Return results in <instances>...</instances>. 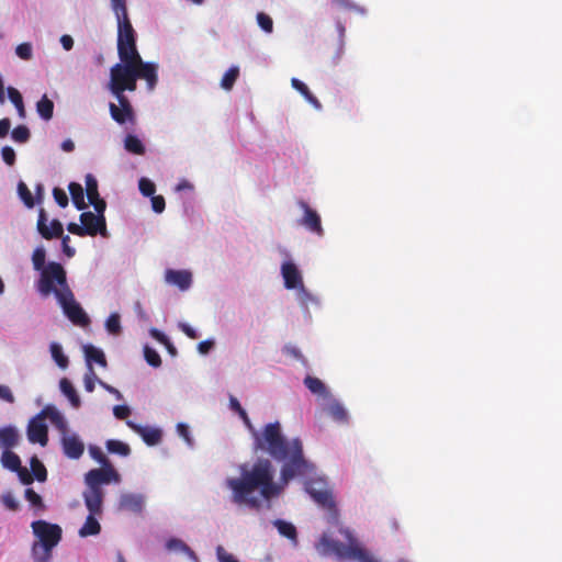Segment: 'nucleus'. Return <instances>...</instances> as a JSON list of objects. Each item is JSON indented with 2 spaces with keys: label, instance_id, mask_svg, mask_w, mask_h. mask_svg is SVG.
Here are the masks:
<instances>
[{
  "label": "nucleus",
  "instance_id": "obj_36",
  "mask_svg": "<svg viewBox=\"0 0 562 562\" xmlns=\"http://www.w3.org/2000/svg\"><path fill=\"white\" fill-rule=\"evenodd\" d=\"M304 384L314 394H318V395L327 394L325 384L318 378L307 375L304 379Z\"/></svg>",
  "mask_w": 562,
  "mask_h": 562
},
{
  "label": "nucleus",
  "instance_id": "obj_48",
  "mask_svg": "<svg viewBox=\"0 0 562 562\" xmlns=\"http://www.w3.org/2000/svg\"><path fill=\"white\" fill-rule=\"evenodd\" d=\"M257 22H258V25L266 32V33H271L273 31V21L272 19L263 13V12H259L257 14Z\"/></svg>",
  "mask_w": 562,
  "mask_h": 562
},
{
  "label": "nucleus",
  "instance_id": "obj_35",
  "mask_svg": "<svg viewBox=\"0 0 562 562\" xmlns=\"http://www.w3.org/2000/svg\"><path fill=\"white\" fill-rule=\"evenodd\" d=\"M105 446L110 453L120 454L122 457H127L131 453L130 446L120 440L110 439L106 441Z\"/></svg>",
  "mask_w": 562,
  "mask_h": 562
},
{
  "label": "nucleus",
  "instance_id": "obj_31",
  "mask_svg": "<svg viewBox=\"0 0 562 562\" xmlns=\"http://www.w3.org/2000/svg\"><path fill=\"white\" fill-rule=\"evenodd\" d=\"M124 148L134 155H144L145 154V146L142 143V140L132 134H128L124 139Z\"/></svg>",
  "mask_w": 562,
  "mask_h": 562
},
{
  "label": "nucleus",
  "instance_id": "obj_20",
  "mask_svg": "<svg viewBox=\"0 0 562 562\" xmlns=\"http://www.w3.org/2000/svg\"><path fill=\"white\" fill-rule=\"evenodd\" d=\"M117 54L121 63L128 65H136L142 59L136 43L125 44L124 46L117 47Z\"/></svg>",
  "mask_w": 562,
  "mask_h": 562
},
{
  "label": "nucleus",
  "instance_id": "obj_52",
  "mask_svg": "<svg viewBox=\"0 0 562 562\" xmlns=\"http://www.w3.org/2000/svg\"><path fill=\"white\" fill-rule=\"evenodd\" d=\"M53 196L60 207H66L68 205V196L63 189L54 188Z\"/></svg>",
  "mask_w": 562,
  "mask_h": 562
},
{
  "label": "nucleus",
  "instance_id": "obj_12",
  "mask_svg": "<svg viewBox=\"0 0 562 562\" xmlns=\"http://www.w3.org/2000/svg\"><path fill=\"white\" fill-rule=\"evenodd\" d=\"M299 206L304 212L303 217L300 220V225L322 237L324 235V229L319 214L315 210L311 209L304 201H300Z\"/></svg>",
  "mask_w": 562,
  "mask_h": 562
},
{
  "label": "nucleus",
  "instance_id": "obj_47",
  "mask_svg": "<svg viewBox=\"0 0 562 562\" xmlns=\"http://www.w3.org/2000/svg\"><path fill=\"white\" fill-rule=\"evenodd\" d=\"M138 188H139L140 193L144 196H153L155 194V191H156L155 183L151 180L147 179V178H142L139 180Z\"/></svg>",
  "mask_w": 562,
  "mask_h": 562
},
{
  "label": "nucleus",
  "instance_id": "obj_25",
  "mask_svg": "<svg viewBox=\"0 0 562 562\" xmlns=\"http://www.w3.org/2000/svg\"><path fill=\"white\" fill-rule=\"evenodd\" d=\"M111 117L119 124H125L126 122L134 123L135 115L134 111L124 112L122 108H119L115 103L109 105Z\"/></svg>",
  "mask_w": 562,
  "mask_h": 562
},
{
  "label": "nucleus",
  "instance_id": "obj_15",
  "mask_svg": "<svg viewBox=\"0 0 562 562\" xmlns=\"http://www.w3.org/2000/svg\"><path fill=\"white\" fill-rule=\"evenodd\" d=\"M135 75L137 79H144L147 82L148 88L151 90L155 88L158 77H157V65L153 63H145L140 60L135 65Z\"/></svg>",
  "mask_w": 562,
  "mask_h": 562
},
{
  "label": "nucleus",
  "instance_id": "obj_33",
  "mask_svg": "<svg viewBox=\"0 0 562 562\" xmlns=\"http://www.w3.org/2000/svg\"><path fill=\"white\" fill-rule=\"evenodd\" d=\"M327 412L330 417L338 423H346L348 420V414L345 407L337 401H333L328 407Z\"/></svg>",
  "mask_w": 562,
  "mask_h": 562
},
{
  "label": "nucleus",
  "instance_id": "obj_19",
  "mask_svg": "<svg viewBox=\"0 0 562 562\" xmlns=\"http://www.w3.org/2000/svg\"><path fill=\"white\" fill-rule=\"evenodd\" d=\"M306 491L318 505L326 507L328 509L335 508L333 495L328 490H317L315 488L314 484H307Z\"/></svg>",
  "mask_w": 562,
  "mask_h": 562
},
{
  "label": "nucleus",
  "instance_id": "obj_62",
  "mask_svg": "<svg viewBox=\"0 0 562 562\" xmlns=\"http://www.w3.org/2000/svg\"><path fill=\"white\" fill-rule=\"evenodd\" d=\"M67 229L69 233L80 236V237H83L87 235V229L82 227V224L78 225L77 223H69L67 225Z\"/></svg>",
  "mask_w": 562,
  "mask_h": 562
},
{
  "label": "nucleus",
  "instance_id": "obj_27",
  "mask_svg": "<svg viewBox=\"0 0 562 562\" xmlns=\"http://www.w3.org/2000/svg\"><path fill=\"white\" fill-rule=\"evenodd\" d=\"M53 549L54 548L52 547L48 548L45 544L35 541L31 551L34 562H49Z\"/></svg>",
  "mask_w": 562,
  "mask_h": 562
},
{
  "label": "nucleus",
  "instance_id": "obj_17",
  "mask_svg": "<svg viewBox=\"0 0 562 562\" xmlns=\"http://www.w3.org/2000/svg\"><path fill=\"white\" fill-rule=\"evenodd\" d=\"M165 280L169 284L177 285L180 290H188L192 282V274L187 270L168 269L165 273Z\"/></svg>",
  "mask_w": 562,
  "mask_h": 562
},
{
  "label": "nucleus",
  "instance_id": "obj_26",
  "mask_svg": "<svg viewBox=\"0 0 562 562\" xmlns=\"http://www.w3.org/2000/svg\"><path fill=\"white\" fill-rule=\"evenodd\" d=\"M85 355L89 367L92 366V362L98 363L101 367H106V359L101 349L92 345H88L85 347Z\"/></svg>",
  "mask_w": 562,
  "mask_h": 562
},
{
  "label": "nucleus",
  "instance_id": "obj_34",
  "mask_svg": "<svg viewBox=\"0 0 562 562\" xmlns=\"http://www.w3.org/2000/svg\"><path fill=\"white\" fill-rule=\"evenodd\" d=\"M1 462L4 468L11 471H19L21 469V460L19 456L12 452L10 449L2 452Z\"/></svg>",
  "mask_w": 562,
  "mask_h": 562
},
{
  "label": "nucleus",
  "instance_id": "obj_42",
  "mask_svg": "<svg viewBox=\"0 0 562 562\" xmlns=\"http://www.w3.org/2000/svg\"><path fill=\"white\" fill-rule=\"evenodd\" d=\"M45 259H46V252L43 247H37L32 255V263L33 268L36 271H41L45 269Z\"/></svg>",
  "mask_w": 562,
  "mask_h": 562
},
{
  "label": "nucleus",
  "instance_id": "obj_41",
  "mask_svg": "<svg viewBox=\"0 0 562 562\" xmlns=\"http://www.w3.org/2000/svg\"><path fill=\"white\" fill-rule=\"evenodd\" d=\"M11 137L14 142L24 144L30 139L31 133L27 126L18 125L12 130Z\"/></svg>",
  "mask_w": 562,
  "mask_h": 562
},
{
  "label": "nucleus",
  "instance_id": "obj_7",
  "mask_svg": "<svg viewBox=\"0 0 562 562\" xmlns=\"http://www.w3.org/2000/svg\"><path fill=\"white\" fill-rule=\"evenodd\" d=\"M52 420L55 423H63V418L60 414L50 408L46 407L42 411L40 415L31 419L27 426V438L33 443H40L41 446H46L48 442V428L43 420V416L48 415Z\"/></svg>",
  "mask_w": 562,
  "mask_h": 562
},
{
  "label": "nucleus",
  "instance_id": "obj_57",
  "mask_svg": "<svg viewBox=\"0 0 562 562\" xmlns=\"http://www.w3.org/2000/svg\"><path fill=\"white\" fill-rule=\"evenodd\" d=\"M8 97L15 108L23 103L22 94L13 87L8 88Z\"/></svg>",
  "mask_w": 562,
  "mask_h": 562
},
{
  "label": "nucleus",
  "instance_id": "obj_6",
  "mask_svg": "<svg viewBox=\"0 0 562 562\" xmlns=\"http://www.w3.org/2000/svg\"><path fill=\"white\" fill-rule=\"evenodd\" d=\"M135 66L117 63L110 70L109 88L112 93L136 90Z\"/></svg>",
  "mask_w": 562,
  "mask_h": 562
},
{
  "label": "nucleus",
  "instance_id": "obj_54",
  "mask_svg": "<svg viewBox=\"0 0 562 562\" xmlns=\"http://www.w3.org/2000/svg\"><path fill=\"white\" fill-rule=\"evenodd\" d=\"M95 380H99L94 374L92 366H90L89 373L85 375V389L87 392L91 393L94 390Z\"/></svg>",
  "mask_w": 562,
  "mask_h": 562
},
{
  "label": "nucleus",
  "instance_id": "obj_32",
  "mask_svg": "<svg viewBox=\"0 0 562 562\" xmlns=\"http://www.w3.org/2000/svg\"><path fill=\"white\" fill-rule=\"evenodd\" d=\"M25 499L30 503L32 508H34L35 514H40L46 509V506L43 502V498L40 494H37L33 488L29 487L24 493Z\"/></svg>",
  "mask_w": 562,
  "mask_h": 562
},
{
  "label": "nucleus",
  "instance_id": "obj_21",
  "mask_svg": "<svg viewBox=\"0 0 562 562\" xmlns=\"http://www.w3.org/2000/svg\"><path fill=\"white\" fill-rule=\"evenodd\" d=\"M144 499L140 495L124 494L120 498V508L132 513H140L143 510Z\"/></svg>",
  "mask_w": 562,
  "mask_h": 562
},
{
  "label": "nucleus",
  "instance_id": "obj_8",
  "mask_svg": "<svg viewBox=\"0 0 562 562\" xmlns=\"http://www.w3.org/2000/svg\"><path fill=\"white\" fill-rule=\"evenodd\" d=\"M56 299L72 324L85 327L90 323L88 315L80 304L76 302L70 289H59L56 292Z\"/></svg>",
  "mask_w": 562,
  "mask_h": 562
},
{
  "label": "nucleus",
  "instance_id": "obj_4",
  "mask_svg": "<svg viewBox=\"0 0 562 562\" xmlns=\"http://www.w3.org/2000/svg\"><path fill=\"white\" fill-rule=\"evenodd\" d=\"M59 289H69L64 267L59 262H48L45 269L41 270V277L37 282V291L43 296L59 291Z\"/></svg>",
  "mask_w": 562,
  "mask_h": 562
},
{
  "label": "nucleus",
  "instance_id": "obj_60",
  "mask_svg": "<svg viewBox=\"0 0 562 562\" xmlns=\"http://www.w3.org/2000/svg\"><path fill=\"white\" fill-rule=\"evenodd\" d=\"M0 398L10 404L14 403V396L8 385L0 384Z\"/></svg>",
  "mask_w": 562,
  "mask_h": 562
},
{
  "label": "nucleus",
  "instance_id": "obj_63",
  "mask_svg": "<svg viewBox=\"0 0 562 562\" xmlns=\"http://www.w3.org/2000/svg\"><path fill=\"white\" fill-rule=\"evenodd\" d=\"M150 335H151L156 340H158L159 342L164 344L165 346H170V347H172V344L169 341L168 337H167L164 333L159 331L158 329L153 328V329L150 330Z\"/></svg>",
  "mask_w": 562,
  "mask_h": 562
},
{
  "label": "nucleus",
  "instance_id": "obj_45",
  "mask_svg": "<svg viewBox=\"0 0 562 562\" xmlns=\"http://www.w3.org/2000/svg\"><path fill=\"white\" fill-rule=\"evenodd\" d=\"M18 192H19L21 200L25 204V206H27L30 209L34 206L33 195H32L30 189L27 188V186L23 181L19 182Z\"/></svg>",
  "mask_w": 562,
  "mask_h": 562
},
{
  "label": "nucleus",
  "instance_id": "obj_61",
  "mask_svg": "<svg viewBox=\"0 0 562 562\" xmlns=\"http://www.w3.org/2000/svg\"><path fill=\"white\" fill-rule=\"evenodd\" d=\"M61 246L63 251L67 257H72L76 252L75 248L69 246L70 237L68 235H63L61 237Z\"/></svg>",
  "mask_w": 562,
  "mask_h": 562
},
{
  "label": "nucleus",
  "instance_id": "obj_55",
  "mask_svg": "<svg viewBox=\"0 0 562 562\" xmlns=\"http://www.w3.org/2000/svg\"><path fill=\"white\" fill-rule=\"evenodd\" d=\"M166 206L165 198L162 195H153L151 196V207L154 212L161 213L164 212Z\"/></svg>",
  "mask_w": 562,
  "mask_h": 562
},
{
  "label": "nucleus",
  "instance_id": "obj_29",
  "mask_svg": "<svg viewBox=\"0 0 562 562\" xmlns=\"http://www.w3.org/2000/svg\"><path fill=\"white\" fill-rule=\"evenodd\" d=\"M69 193L72 199V203L78 210L86 209L87 204L85 202V193L83 188L80 183L77 182H70L68 186Z\"/></svg>",
  "mask_w": 562,
  "mask_h": 562
},
{
  "label": "nucleus",
  "instance_id": "obj_64",
  "mask_svg": "<svg viewBox=\"0 0 562 562\" xmlns=\"http://www.w3.org/2000/svg\"><path fill=\"white\" fill-rule=\"evenodd\" d=\"M11 127V121L8 117L0 120V138H3L8 135Z\"/></svg>",
  "mask_w": 562,
  "mask_h": 562
},
{
  "label": "nucleus",
  "instance_id": "obj_40",
  "mask_svg": "<svg viewBox=\"0 0 562 562\" xmlns=\"http://www.w3.org/2000/svg\"><path fill=\"white\" fill-rule=\"evenodd\" d=\"M166 547L168 550H178L188 554L190 558L195 559L194 552L188 547L182 540L177 538H171L167 541Z\"/></svg>",
  "mask_w": 562,
  "mask_h": 562
},
{
  "label": "nucleus",
  "instance_id": "obj_1",
  "mask_svg": "<svg viewBox=\"0 0 562 562\" xmlns=\"http://www.w3.org/2000/svg\"><path fill=\"white\" fill-rule=\"evenodd\" d=\"M256 449L268 452L276 461L282 462L280 483L274 481L276 470L269 459L259 458L250 467H240V476L227 479L232 491V499L237 505H246L252 509L261 507V501L254 496L258 492L263 501L270 502L281 495L284 486L295 476H305L314 471L303 452L299 438L288 440L281 431V425L270 423L261 434L255 432Z\"/></svg>",
  "mask_w": 562,
  "mask_h": 562
},
{
  "label": "nucleus",
  "instance_id": "obj_58",
  "mask_svg": "<svg viewBox=\"0 0 562 562\" xmlns=\"http://www.w3.org/2000/svg\"><path fill=\"white\" fill-rule=\"evenodd\" d=\"M113 414L117 419H126L131 414V409L126 405H116L113 408Z\"/></svg>",
  "mask_w": 562,
  "mask_h": 562
},
{
  "label": "nucleus",
  "instance_id": "obj_10",
  "mask_svg": "<svg viewBox=\"0 0 562 562\" xmlns=\"http://www.w3.org/2000/svg\"><path fill=\"white\" fill-rule=\"evenodd\" d=\"M282 277L284 279V285L286 289H296L301 286V295L303 296L304 303L307 300L313 301L311 294H308L303 288L302 277L296 266L293 262H284L282 265Z\"/></svg>",
  "mask_w": 562,
  "mask_h": 562
},
{
  "label": "nucleus",
  "instance_id": "obj_38",
  "mask_svg": "<svg viewBox=\"0 0 562 562\" xmlns=\"http://www.w3.org/2000/svg\"><path fill=\"white\" fill-rule=\"evenodd\" d=\"M50 353L57 366L61 369L67 368L69 361L68 358L64 355L63 348L57 342L50 344Z\"/></svg>",
  "mask_w": 562,
  "mask_h": 562
},
{
  "label": "nucleus",
  "instance_id": "obj_28",
  "mask_svg": "<svg viewBox=\"0 0 562 562\" xmlns=\"http://www.w3.org/2000/svg\"><path fill=\"white\" fill-rule=\"evenodd\" d=\"M291 85L292 87L299 91L305 99L307 102H310L313 106H315L316 109H321V103L319 101L317 100V98L310 91L308 87L302 82L301 80L296 79V78H293L291 80Z\"/></svg>",
  "mask_w": 562,
  "mask_h": 562
},
{
  "label": "nucleus",
  "instance_id": "obj_13",
  "mask_svg": "<svg viewBox=\"0 0 562 562\" xmlns=\"http://www.w3.org/2000/svg\"><path fill=\"white\" fill-rule=\"evenodd\" d=\"M80 222L82 227L87 229V235H105L106 224L104 215H95L92 212H83L80 214Z\"/></svg>",
  "mask_w": 562,
  "mask_h": 562
},
{
  "label": "nucleus",
  "instance_id": "obj_22",
  "mask_svg": "<svg viewBox=\"0 0 562 562\" xmlns=\"http://www.w3.org/2000/svg\"><path fill=\"white\" fill-rule=\"evenodd\" d=\"M19 434L12 426L0 428V448L4 450L11 449L18 445Z\"/></svg>",
  "mask_w": 562,
  "mask_h": 562
},
{
  "label": "nucleus",
  "instance_id": "obj_14",
  "mask_svg": "<svg viewBox=\"0 0 562 562\" xmlns=\"http://www.w3.org/2000/svg\"><path fill=\"white\" fill-rule=\"evenodd\" d=\"M89 510V515L86 518L85 524L79 529V536L82 538L89 537V536H97L101 531V526L98 521L97 517H100L103 513V504H100L98 510Z\"/></svg>",
  "mask_w": 562,
  "mask_h": 562
},
{
  "label": "nucleus",
  "instance_id": "obj_43",
  "mask_svg": "<svg viewBox=\"0 0 562 562\" xmlns=\"http://www.w3.org/2000/svg\"><path fill=\"white\" fill-rule=\"evenodd\" d=\"M31 469H32V472L37 481H40V482L46 481V477H47L46 468L37 458H33L31 460Z\"/></svg>",
  "mask_w": 562,
  "mask_h": 562
},
{
  "label": "nucleus",
  "instance_id": "obj_16",
  "mask_svg": "<svg viewBox=\"0 0 562 562\" xmlns=\"http://www.w3.org/2000/svg\"><path fill=\"white\" fill-rule=\"evenodd\" d=\"M63 451L69 459H79L85 451V445L77 435L64 436L61 439Z\"/></svg>",
  "mask_w": 562,
  "mask_h": 562
},
{
  "label": "nucleus",
  "instance_id": "obj_24",
  "mask_svg": "<svg viewBox=\"0 0 562 562\" xmlns=\"http://www.w3.org/2000/svg\"><path fill=\"white\" fill-rule=\"evenodd\" d=\"M273 525L277 527L281 536L288 538L294 544H297V532L294 525L282 519H276L273 521Z\"/></svg>",
  "mask_w": 562,
  "mask_h": 562
},
{
  "label": "nucleus",
  "instance_id": "obj_44",
  "mask_svg": "<svg viewBox=\"0 0 562 562\" xmlns=\"http://www.w3.org/2000/svg\"><path fill=\"white\" fill-rule=\"evenodd\" d=\"M144 357L149 366L154 368H158L161 366V358L159 353L154 348L147 345L144 347Z\"/></svg>",
  "mask_w": 562,
  "mask_h": 562
},
{
  "label": "nucleus",
  "instance_id": "obj_37",
  "mask_svg": "<svg viewBox=\"0 0 562 562\" xmlns=\"http://www.w3.org/2000/svg\"><path fill=\"white\" fill-rule=\"evenodd\" d=\"M239 76V68L237 66L231 67L222 77L221 87L225 90H231Z\"/></svg>",
  "mask_w": 562,
  "mask_h": 562
},
{
  "label": "nucleus",
  "instance_id": "obj_18",
  "mask_svg": "<svg viewBox=\"0 0 562 562\" xmlns=\"http://www.w3.org/2000/svg\"><path fill=\"white\" fill-rule=\"evenodd\" d=\"M127 426L138 434L148 446H155L161 440V431L157 428L137 425L128 420Z\"/></svg>",
  "mask_w": 562,
  "mask_h": 562
},
{
  "label": "nucleus",
  "instance_id": "obj_30",
  "mask_svg": "<svg viewBox=\"0 0 562 562\" xmlns=\"http://www.w3.org/2000/svg\"><path fill=\"white\" fill-rule=\"evenodd\" d=\"M36 111L38 115L45 120L49 121L54 115V103L46 94L42 97V99L36 103Z\"/></svg>",
  "mask_w": 562,
  "mask_h": 562
},
{
  "label": "nucleus",
  "instance_id": "obj_11",
  "mask_svg": "<svg viewBox=\"0 0 562 562\" xmlns=\"http://www.w3.org/2000/svg\"><path fill=\"white\" fill-rule=\"evenodd\" d=\"M47 215L44 209L38 212L37 231L41 236L47 240L59 238L64 235V226L60 221L53 220L49 225L47 224Z\"/></svg>",
  "mask_w": 562,
  "mask_h": 562
},
{
  "label": "nucleus",
  "instance_id": "obj_2",
  "mask_svg": "<svg viewBox=\"0 0 562 562\" xmlns=\"http://www.w3.org/2000/svg\"><path fill=\"white\" fill-rule=\"evenodd\" d=\"M339 531L347 540V543H341L330 539L327 535H323L318 543V550L323 554H334L340 560L375 562L370 552L360 546L349 529L341 528Z\"/></svg>",
  "mask_w": 562,
  "mask_h": 562
},
{
  "label": "nucleus",
  "instance_id": "obj_59",
  "mask_svg": "<svg viewBox=\"0 0 562 562\" xmlns=\"http://www.w3.org/2000/svg\"><path fill=\"white\" fill-rule=\"evenodd\" d=\"M125 91H121L120 93H113L117 101H119V108H122L124 112L133 111L132 104L130 103L128 99L124 95Z\"/></svg>",
  "mask_w": 562,
  "mask_h": 562
},
{
  "label": "nucleus",
  "instance_id": "obj_46",
  "mask_svg": "<svg viewBox=\"0 0 562 562\" xmlns=\"http://www.w3.org/2000/svg\"><path fill=\"white\" fill-rule=\"evenodd\" d=\"M106 330L112 335H119L121 333V321L117 313L111 314L105 322Z\"/></svg>",
  "mask_w": 562,
  "mask_h": 562
},
{
  "label": "nucleus",
  "instance_id": "obj_23",
  "mask_svg": "<svg viewBox=\"0 0 562 562\" xmlns=\"http://www.w3.org/2000/svg\"><path fill=\"white\" fill-rule=\"evenodd\" d=\"M59 387H60V391L63 392V394L65 396H67L70 404L75 408H78L81 405V401H80V397H79L76 389L74 387L72 383L67 378H63L60 380Z\"/></svg>",
  "mask_w": 562,
  "mask_h": 562
},
{
  "label": "nucleus",
  "instance_id": "obj_9",
  "mask_svg": "<svg viewBox=\"0 0 562 562\" xmlns=\"http://www.w3.org/2000/svg\"><path fill=\"white\" fill-rule=\"evenodd\" d=\"M34 536L38 539L37 542L46 547L55 548L61 540V528L56 524H50L45 520H35L31 524Z\"/></svg>",
  "mask_w": 562,
  "mask_h": 562
},
{
  "label": "nucleus",
  "instance_id": "obj_39",
  "mask_svg": "<svg viewBox=\"0 0 562 562\" xmlns=\"http://www.w3.org/2000/svg\"><path fill=\"white\" fill-rule=\"evenodd\" d=\"M86 192L89 203H93V200L100 198L98 191V181L91 173L86 176Z\"/></svg>",
  "mask_w": 562,
  "mask_h": 562
},
{
  "label": "nucleus",
  "instance_id": "obj_5",
  "mask_svg": "<svg viewBox=\"0 0 562 562\" xmlns=\"http://www.w3.org/2000/svg\"><path fill=\"white\" fill-rule=\"evenodd\" d=\"M117 22V47L136 43V32L127 13L126 0H111Z\"/></svg>",
  "mask_w": 562,
  "mask_h": 562
},
{
  "label": "nucleus",
  "instance_id": "obj_3",
  "mask_svg": "<svg viewBox=\"0 0 562 562\" xmlns=\"http://www.w3.org/2000/svg\"><path fill=\"white\" fill-rule=\"evenodd\" d=\"M85 482L87 485L82 494L85 505L87 509L98 510L104 498L102 485L120 482V474L112 464H106L87 472Z\"/></svg>",
  "mask_w": 562,
  "mask_h": 562
},
{
  "label": "nucleus",
  "instance_id": "obj_56",
  "mask_svg": "<svg viewBox=\"0 0 562 562\" xmlns=\"http://www.w3.org/2000/svg\"><path fill=\"white\" fill-rule=\"evenodd\" d=\"M216 555L220 562H238L231 553H228L222 546L216 548Z\"/></svg>",
  "mask_w": 562,
  "mask_h": 562
},
{
  "label": "nucleus",
  "instance_id": "obj_51",
  "mask_svg": "<svg viewBox=\"0 0 562 562\" xmlns=\"http://www.w3.org/2000/svg\"><path fill=\"white\" fill-rule=\"evenodd\" d=\"M89 452L91 454V457L98 461L101 465H106V464H111L108 460V458L104 456V453L102 452V450L97 447V446H91L89 448Z\"/></svg>",
  "mask_w": 562,
  "mask_h": 562
},
{
  "label": "nucleus",
  "instance_id": "obj_49",
  "mask_svg": "<svg viewBox=\"0 0 562 562\" xmlns=\"http://www.w3.org/2000/svg\"><path fill=\"white\" fill-rule=\"evenodd\" d=\"M15 54L23 60L32 58V45L30 43L19 44L15 48Z\"/></svg>",
  "mask_w": 562,
  "mask_h": 562
},
{
  "label": "nucleus",
  "instance_id": "obj_50",
  "mask_svg": "<svg viewBox=\"0 0 562 562\" xmlns=\"http://www.w3.org/2000/svg\"><path fill=\"white\" fill-rule=\"evenodd\" d=\"M2 504L10 510L16 512L20 507L19 502L11 493L3 494L1 497Z\"/></svg>",
  "mask_w": 562,
  "mask_h": 562
},
{
  "label": "nucleus",
  "instance_id": "obj_53",
  "mask_svg": "<svg viewBox=\"0 0 562 562\" xmlns=\"http://www.w3.org/2000/svg\"><path fill=\"white\" fill-rule=\"evenodd\" d=\"M1 156H2L3 161L7 165H9V166H13L14 165V162H15V151H14V149L12 147H10V146L2 147Z\"/></svg>",
  "mask_w": 562,
  "mask_h": 562
}]
</instances>
